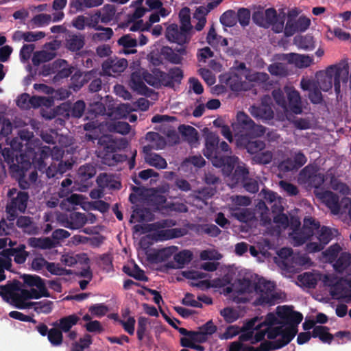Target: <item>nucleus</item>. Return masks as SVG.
Wrapping results in <instances>:
<instances>
[{
  "instance_id": "obj_1",
  "label": "nucleus",
  "mask_w": 351,
  "mask_h": 351,
  "mask_svg": "<svg viewBox=\"0 0 351 351\" xmlns=\"http://www.w3.org/2000/svg\"><path fill=\"white\" fill-rule=\"evenodd\" d=\"M276 285L271 281L258 275L243 277V295L255 291L258 296L253 301L254 306H273L281 299L280 295L275 291Z\"/></svg>"
},
{
  "instance_id": "obj_2",
  "label": "nucleus",
  "mask_w": 351,
  "mask_h": 351,
  "mask_svg": "<svg viewBox=\"0 0 351 351\" xmlns=\"http://www.w3.org/2000/svg\"><path fill=\"white\" fill-rule=\"evenodd\" d=\"M219 138L217 134L210 132L205 139L204 156L210 160L213 166L221 168L223 174L229 176L232 173L235 166L239 162V158L235 156H226L219 150Z\"/></svg>"
},
{
  "instance_id": "obj_3",
  "label": "nucleus",
  "mask_w": 351,
  "mask_h": 351,
  "mask_svg": "<svg viewBox=\"0 0 351 351\" xmlns=\"http://www.w3.org/2000/svg\"><path fill=\"white\" fill-rule=\"evenodd\" d=\"M29 198L27 192L19 191L15 197L10 199L5 206L8 221H14L18 216V212L25 213Z\"/></svg>"
},
{
  "instance_id": "obj_4",
  "label": "nucleus",
  "mask_w": 351,
  "mask_h": 351,
  "mask_svg": "<svg viewBox=\"0 0 351 351\" xmlns=\"http://www.w3.org/2000/svg\"><path fill=\"white\" fill-rule=\"evenodd\" d=\"M11 174L19 183L21 189L25 190L36 182L38 173L36 170L29 171L28 168L21 167L19 165L11 166Z\"/></svg>"
},
{
  "instance_id": "obj_5",
  "label": "nucleus",
  "mask_w": 351,
  "mask_h": 351,
  "mask_svg": "<svg viewBox=\"0 0 351 351\" xmlns=\"http://www.w3.org/2000/svg\"><path fill=\"white\" fill-rule=\"evenodd\" d=\"M219 80L232 91H241V61L236 60L229 72L220 75Z\"/></svg>"
},
{
  "instance_id": "obj_6",
  "label": "nucleus",
  "mask_w": 351,
  "mask_h": 351,
  "mask_svg": "<svg viewBox=\"0 0 351 351\" xmlns=\"http://www.w3.org/2000/svg\"><path fill=\"white\" fill-rule=\"evenodd\" d=\"M320 228V223L312 217L304 219L303 226L298 232H295L293 241L295 245L300 246L305 243Z\"/></svg>"
},
{
  "instance_id": "obj_7",
  "label": "nucleus",
  "mask_w": 351,
  "mask_h": 351,
  "mask_svg": "<svg viewBox=\"0 0 351 351\" xmlns=\"http://www.w3.org/2000/svg\"><path fill=\"white\" fill-rule=\"evenodd\" d=\"M349 66L348 64L343 65H330L325 73L326 78L334 82V88L337 93H340L341 82L346 83L348 80Z\"/></svg>"
},
{
  "instance_id": "obj_8",
  "label": "nucleus",
  "mask_w": 351,
  "mask_h": 351,
  "mask_svg": "<svg viewBox=\"0 0 351 351\" xmlns=\"http://www.w3.org/2000/svg\"><path fill=\"white\" fill-rule=\"evenodd\" d=\"M99 142L101 145L104 146L103 151L101 152L102 155L101 157L104 164L112 166L122 161V155L116 153L117 146L115 142L110 140L107 141L106 138H100Z\"/></svg>"
},
{
  "instance_id": "obj_9",
  "label": "nucleus",
  "mask_w": 351,
  "mask_h": 351,
  "mask_svg": "<svg viewBox=\"0 0 351 351\" xmlns=\"http://www.w3.org/2000/svg\"><path fill=\"white\" fill-rule=\"evenodd\" d=\"M287 97L286 108H283L285 113L289 114H300L302 113V104L300 93L293 87H285Z\"/></svg>"
},
{
  "instance_id": "obj_10",
  "label": "nucleus",
  "mask_w": 351,
  "mask_h": 351,
  "mask_svg": "<svg viewBox=\"0 0 351 351\" xmlns=\"http://www.w3.org/2000/svg\"><path fill=\"white\" fill-rule=\"evenodd\" d=\"M265 133V127L256 125L247 114L243 112V145L247 139L261 137Z\"/></svg>"
},
{
  "instance_id": "obj_11",
  "label": "nucleus",
  "mask_w": 351,
  "mask_h": 351,
  "mask_svg": "<svg viewBox=\"0 0 351 351\" xmlns=\"http://www.w3.org/2000/svg\"><path fill=\"white\" fill-rule=\"evenodd\" d=\"M307 162V158L302 151L295 152L292 157L287 158L281 161L278 165V169L284 173L297 171Z\"/></svg>"
},
{
  "instance_id": "obj_12",
  "label": "nucleus",
  "mask_w": 351,
  "mask_h": 351,
  "mask_svg": "<svg viewBox=\"0 0 351 351\" xmlns=\"http://www.w3.org/2000/svg\"><path fill=\"white\" fill-rule=\"evenodd\" d=\"M276 313L281 319L289 325V326H295V328H298V325L303 319L302 314L293 311V306H279L277 307Z\"/></svg>"
},
{
  "instance_id": "obj_13",
  "label": "nucleus",
  "mask_w": 351,
  "mask_h": 351,
  "mask_svg": "<svg viewBox=\"0 0 351 351\" xmlns=\"http://www.w3.org/2000/svg\"><path fill=\"white\" fill-rule=\"evenodd\" d=\"M264 14L265 28H269L271 26V29L274 32L280 33L282 32L285 27V14L282 16L278 15L275 8H270L265 10Z\"/></svg>"
},
{
  "instance_id": "obj_14",
  "label": "nucleus",
  "mask_w": 351,
  "mask_h": 351,
  "mask_svg": "<svg viewBox=\"0 0 351 351\" xmlns=\"http://www.w3.org/2000/svg\"><path fill=\"white\" fill-rule=\"evenodd\" d=\"M165 37L169 41L182 45L189 41L190 34L177 24L172 23L167 27Z\"/></svg>"
},
{
  "instance_id": "obj_15",
  "label": "nucleus",
  "mask_w": 351,
  "mask_h": 351,
  "mask_svg": "<svg viewBox=\"0 0 351 351\" xmlns=\"http://www.w3.org/2000/svg\"><path fill=\"white\" fill-rule=\"evenodd\" d=\"M269 100H270L269 97H265L262 99L260 105L251 106L250 108L251 114L256 118L261 119H272L274 114L271 106L267 103Z\"/></svg>"
},
{
  "instance_id": "obj_16",
  "label": "nucleus",
  "mask_w": 351,
  "mask_h": 351,
  "mask_svg": "<svg viewBox=\"0 0 351 351\" xmlns=\"http://www.w3.org/2000/svg\"><path fill=\"white\" fill-rule=\"evenodd\" d=\"M164 86L173 88L175 84H180L183 79V71L178 67L170 69L168 73H159Z\"/></svg>"
},
{
  "instance_id": "obj_17",
  "label": "nucleus",
  "mask_w": 351,
  "mask_h": 351,
  "mask_svg": "<svg viewBox=\"0 0 351 351\" xmlns=\"http://www.w3.org/2000/svg\"><path fill=\"white\" fill-rule=\"evenodd\" d=\"M316 195L322 200L326 206L335 215L340 213L339 196L330 191L317 193Z\"/></svg>"
},
{
  "instance_id": "obj_18",
  "label": "nucleus",
  "mask_w": 351,
  "mask_h": 351,
  "mask_svg": "<svg viewBox=\"0 0 351 351\" xmlns=\"http://www.w3.org/2000/svg\"><path fill=\"white\" fill-rule=\"evenodd\" d=\"M193 254L189 250H182L173 256L174 261H169L165 267L167 269L182 268L186 264L191 262Z\"/></svg>"
},
{
  "instance_id": "obj_19",
  "label": "nucleus",
  "mask_w": 351,
  "mask_h": 351,
  "mask_svg": "<svg viewBox=\"0 0 351 351\" xmlns=\"http://www.w3.org/2000/svg\"><path fill=\"white\" fill-rule=\"evenodd\" d=\"M95 73L93 70L85 73L80 70L76 71L71 75L70 88L74 91L79 90L86 83L91 80V77Z\"/></svg>"
},
{
  "instance_id": "obj_20",
  "label": "nucleus",
  "mask_w": 351,
  "mask_h": 351,
  "mask_svg": "<svg viewBox=\"0 0 351 351\" xmlns=\"http://www.w3.org/2000/svg\"><path fill=\"white\" fill-rule=\"evenodd\" d=\"M259 321L260 320L258 319V317H255L251 319L244 326H243V332L247 330H256L254 338L252 339V343L262 341L266 335L265 328L258 323Z\"/></svg>"
},
{
  "instance_id": "obj_21",
  "label": "nucleus",
  "mask_w": 351,
  "mask_h": 351,
  "mask_svg": "<svg viewBox=\"0 0 351 351\" xmlns=\"http://www.w3.org/2000/svg\"><path fill=\"white\" fill-rule=\"evenodd\" d=\"M21 282L18 280L9 281L5 285H1L3 295L2 299L13 304L14 302V294L20 290Z\"/></svg>"
},
{
  "instance_id": "obj_22",
  "label": "nucleus",
  "mask_w": 351,
  "mask_h": 351,
  "mask_svg": "<svg viewBox=\"0 0 351 351\" xmlns=\"http://www.w3.org/2000/svg\"><path fill=\"white\" fill-rule=\"evenodd\" d=\"M80 319V317L76 314H71L53 322L52 326L58 327L62 332H68L73 326L77 324Z\"/></svg>"
},
{
  "instance_id": "obj_23",
  "label": "nucleus",
  "mask_w": 351,
  "mask_h": 351,
  "mask_svg": "<svg viewBox=\"0 0 351 351\" xmlns=\"http://www.w3.org/2000/svg\"><path fill=\"white\" fill-rule=\"evenodd\" d=\"M24 244H19L15 247L5 249V253L10 257H14V261L17 264H23L25 262L29 253L25 250Z\"/></svg>"
},
{
  "instance_id": "obj_24",
  "label": "nucleus",
  "mask_w": 351,
  "mask_h": 351,
  "mask_svg": "<svg viewBox=\"0 0 351 351\" xmlns=\"http://www.w3.org/2000/svg\"><path fill=\"white\" fill-rule=\"evenodd\" d=\"M128 61L125 58L110 60L104 64V68L109 75L119 74L127 68Z\"/></svg>"
},
{
  "instance_id": "obj_25",
  "label": "nucleus",
  "mask_w": 351,
  "mask_h": 351,
  "mask_svg": "<svg viewBox=\"0 0 351 351\" xmlns=\"http://www.w3.org/2000/svg\"><path fill=\"white\" fill-rule=\"evenodd\" d=\"M237 21L241 24V8L237 10V14L234 11L229 10L220 16L221 23L226 27H233Z\"/></svg>"
},
{
  "instance_id": "obj_26",
  "label": "nucleus",
  "mask_w": 351,
  "mask_h": 351,
  "mask_svg": "<svg viewBox=\"0 0 351 351\" xmlns=\"http://www.w3.org/2000/svg\"><path fill=\"white\" fill-rule=\"evenodd\" d=\"M130 85L131 87L138 91L141 95H146V92L149 90V88L144 83L143 78V72L134 71L132 72L130 77Z\"/></svg>"
},
{
  "instance_id": "obj_27",
  "label": "nucleus",
  "mask_w": 351,
  "mask_h": 351,
  "mask_svg": "<svg viewBox=\"0 0 351 351\" xmlns=\"http://www.w3.org/2000/svg\"><path fill=\"white\" fill-rule=\"evenodd\" d=\"M289 62L302 69L310 66L313 62V59L308 55L291 53L289 54Z\"/></svg>"
},
{
  "instance_id": "obj_28",
  "label": "nucleus",
  "mask_w": 351,
  "mask_h": 351,
  "mask_svg": "<svg viewBox=\"0 0 351 351\" xmlns=\"http://www.w3.org/2000/svg\"><path fill=\"white\" fill-rule=\"evenodd\" d=\"M298 332V328L295 326H287L285 328H282V334L280 339L276 340L278 348L280 349L285 346L288 345L295 337Z\"/></svg>"
},
{
  "instance_id": "obj_29",
  "label": "nucleus",
  "mask_w": 351,
  "mask_h": 351,
  "mask_svg": "<svg viewBox=\"0 0 351 351\" xmlns=\"http://www.w3.org/2000/svg\"><path fill=\"white\" fill-rule=\"evenodd\" d=\"M77 174L80 181L86 185L88 180L95 176L96 169L91 164H85L79 168Z\"/></svg>"
},
{
  "instance_id": "obj_30",
  "label": "nucleus",
  "mask_w": 351,
  "mask_h": 351,
  "mask_svg": "<svg viewBox=\"0 0 351 351\" xmlns=\"http://www.w3.org/2000/svg\"><path fill=\"white\" fill-rule=\"evenodd\" d=\"M313 338H319L323 343L330 344L334 339L333 335L329 332V328L324 326H316L312 331Z\"/></svg>"
},
{
  "instance_id": "obj_31",
  "label": "nucleus",
  "mask_w": 351,
  "mask_h": 351,
  "mask_svg": "<svg viewBox=\"0 0 351 351\" xmlns=\"http://www.w3.org/2000/svg\"><path fill=\"white\" fill-rule=\"evenodd\" d=\"M84 36L81 34L69 35L66 40V47L73 52L80 51L84 47Z\"/></svg>"
},
{
  "instance_id": "obj_32",
  "label": "nucleus",
  "mask_w": 351,
  "mask_h": 351,
  "mask_svg": "<svg viewBox=\"0 0 351 351\" xmlns=\"http://www.w3.org/2000/svg\"><path fill=\"white\" fill-rule=\"evenodd\" d=\"M123 271L128 276L139 281L147 282L149 280L145 276V271L136 263H134L133 267L124 265L123 267Z\"/></svg>"
},
{
  "instance_id": "obj_33",
  "label": "nucleus",
  "mask_w": 351,
  "mask_h": 351,
  "mask_svg": "<svg viewBox=\"0 0 351 351\" xmlns=\"http://www.w3.org/2000/svg\"><path fill=\"white\" fill-rule=\"evenodd\" d=\"M16 226L22 229L25 233L32 234H35L36 231L34 226L32 218L29 216L21 215L16 217Z\"/></svg>"
},
{
  "instance_id": "obj_34",
  "label": "nucleus",
  "mask_w": 351,
  "mask_h": 351,
  "mask_svg": "<svg viewBox=\"0 0 351 351\" xmlns=\"http://www.w3.org/2000/svg\"><path fill=\"white\" fill-rule=\"evenodd\" d=\"M159 73H162V71L158 69H154L152 73H149L147 71H143V78L149 85L158 88L162 86V79L160 77Z\"/></svg>"
},
{
  "instance_id": "obj_35",
  "label": "nucleus",
  "mask_w": 351,
  "mask_h": 351,
  "mask_svg": "<svg viewBox=\"0 0 351 351\" xmlns=\"http://www.w3.org/2000/svg\"><path fill=\"white\" fill-rule=\"evenodd\" d=\"M248 174L247 167L243 164V188L250 193H256L259 189L258 183L254 179L248 178Z\"/></svg>"
},
{
  "instance_id": "obj_36",
  "label": "nucleus",
  "mask_w": 351,
  "mask_h": 351,
  "mask_svg": "<svg viewBox=\"0 0 351 351\" xmlns=\"http://www.w3.org/2000/svg\"><path fill=\"white\" fill-rule=\"evenodd\" d=\"M265 147V143L263 141L256 138H249L244 142L243 148L247 149V152L252 154H256Z\"/></svg>"
},
{
  "instance_id": "obj_37",
  "label": "nucleus",
  "mask_w": 351,
  "mask_h": 351,
  "mask_svg": "<svg viewBox=\"0 0 351 351\" xmlns=\"http://www.w3.org/2000/svg\"><path fill=\"white\" fill-rule=\"evenodd\" d=\"M28 245L34 248L43 250L51 249L55 247L53 241L49 237H31L27 240Z\"/></svg>"
},
{
  "instance_id": "obj_38",
  "label": "nucleus",
  "mask_w": 351,
  "mask_h": 351,
  "mask_svg": "<svg viewBox=\"0 0 351 351\" xmlns=\"http://www.w3.org/2000/svg\"><path fill=\"white\" fill-rule=\"evenodd\" d=\"M149 324L148 318L145 317H140L138 319L137 323V330L136 335L137 339L139 341H143V339L146 337L148 341L152 339V336L150 332L147 330V326Z\"/></svg>"
},
{
  "instance_id": "obj_39",
  "label": "nucleus",
  "mask_w": 351,
  "mask_h": 351,
  "mask_svg": "<svg viewBox=\"0 0 351 351\" xmlns=\"http://www.w3.org/2000/svg\"><path fill=\"white\" fill-rule=\"evenodd\" d=\"M295 44L300 49L311 51L315 49L313 37L310 34L299 36L294 38Z\"/></svg>"
},
{
  "instance_id": "obj_40",
  "label": "nucleus",
  "mask_w": 351,
  "mask_h": 351,
  "mask_svg": "<svg viewBox=\"0 0 351 351\" xmlns=\"http://www.w3.org/2000/svg\"><path fill=\"white\" fill-rule=\"evenodd\" d=\"M153 214L149 208L145 207H136L131 215L130 222L132 219L136 218V221L143 222L145 221H152L153 219Z\"/></svg>"
},
{
  "instance_id": "obj_41",
  "label": "nucleus",
  "mask_w": 351,
  "mask_h": 351,
  "mask_svg": "<svg viewBox=\"0 0 351 351\" xmlns=\"http://www.w3.org/2000/svg\"><path fill=\"white\" fill-rule=\"evenodd\" d=\"M104 0H71L70 6L77 11L84 8L97 7L102 4Z\"/></svg>"
},
{
  "instance_id": "obj_42",
  "label": "nucleus",
  "mask_w": 351,
  "mask_h": 351,
  "mask_svg": "<svg viewBox=\"0 0 351 351\" xmlns=\"http://www.w3.org/2000/svg\"><path fill=\"white\" fill-rule=\"evenodd\" d=\"M280 349L278 344L274 341H263L258 347L252 346H245L243 344V351H271Z\"/></svg>"
},
{
  "instance_id": "obj_43",
  "label": "nucleus",
  "mask_w": 351,
  "mask_h": 351,
  "mask_svg": "<svg viewBox=\"0 0 351 351\" xmlns=\"http://www.w3.org/2000/svg\"><path fill=\"white\" fill-rule=\"evenodd\" d=\"M179 131L190 144H194L198 141V132L193 127L181 125L179 127Z\"/></svg>"
},
{
  "instance_id": "obj_44",
  "label": "nucleus",
  "mask_w": 351,
  "mask_h": 351,
  "mask_svg": "<svg viewBox=\"0 0 351 351\" xmlns=\"http://www.w3.org/2000/svg\"><path fill=\"white\" fill-rule=\"evenodd\" d=\"M317 232L318 240L324 245L328 244L338 232L337 230L326 226H322Z\"/></svg>"
},
{
  "instance_id": "obj_45",
  "label": "nucleus",
  "mask_w": 351,
  "mask_h": 351,
  "mask_svg": "<svg viewBox=\"0 0 351 351\" xmlns=\"http://www.w3.org/2000/svg\"><path fill=\"white\" fill-rule=\"evenodd\" d=\"M335 261L333 265L335 269L338 272H343L350 265V254L346 252H341L340 256Z\"/></svg>"
},
{
  "instance_id": "obj_46",
  "label": "nucleus",
  "mask_w": 351,
  "mask_h": 351,
  "mask_svg": "<svg viewBox=\"0 0 351 351\" xmlns=\"http://www.w3.org/2000/svg\"><path fill=\"white\" fill-rule=\"evenodd\" d=\"M23 282L25 285L29 287L36 288H41L43 291H45L46 287L45 280L37 275L24 274L22 277Z\"/></svg>"
},
{
  "instance_id": "obj_47",
  "label": "nucleus",
  "mask_w": 351,
  "mask_h": 351,
  "mask_svg": "<svg viewBox=\"0 0 351 351\" xmlns=\"http://www.w3.org/2000/svg\"><path fill=\"white\" fill-rule=\"evenodd\" d=\"M223 293L225 295H228L234 293L233 300L239 304L241 302V279H237V285L230 284V285L225 287L223 289Z\"/></svg>"
},
{
  "instance_id": "obj_48",
  "label": "nucleus",
  "mask_w": 351,
  "mask_h": 351,
  "mask_svg": "<svg viewBox=\"0 0 351 351\" xmlns=\"http://www.w3.org/2000/svg\"><path fill=\"white\" fill-rule=\"evenodd\" d=\"M145 159L147 163L150 166L159 169H165L167 166L165 159L156 153L147 154V156L145 157Z\"/></svg>"
},
{
  "instance_id": "obj_49",
  "label": "nucleus",
  "mask_w": 351,
  "mask_h": 351,
  "mask_svg": "<svg viewBox=\"0 0 351 351\" xmlns=\"http://www.w3.org/2000/svg\"><path fill=\"white\" fill-rule=\"evenodd\" d=\"M173 254V250L171 247H165L158 250L151 255L152 262L158 263L167 261Z\"/></svg>"
},
{
  "instance_id": "obj_50",
  "label": "nucleus",
  "mask_w": 351,
  "mask_h": 351,
  "mask_svg": "<svg viewBox=\"0 0 351 351\" xmlns=\"http://www.w3.org/2000/svg\"><path fill=\"white\" fill-rule=\"evenodd\" d=\"M30 305H34V310L38 314H49L53 310V303L52 301L43 300L39 302H32Z\"/></svg>"
},
{
  "instance_id": "obj_51",
  "label": "nucleus",
  "mask_w": 351,
  "mask_h": 351,
  "mask_svg": "<svg viewBox=\"0 0 351 351\" xmlns=\"http://www.w3.org/2000/svg\"><path fill=\"white\" fill-rule=\"evenodd\" d=\"M180 232V230L178 229L158 230L153 234V238L156 241H167L179 237L178 232Z\"/></svg>"
},
{
  "instance_id": "obj_52",
  "label": "nucleus",
  "mask_w": 351,
  "mask_h": 351,
  "mask_svg": "<svg viewBox=\"0 0 351 351\" xmlns=\"http://www.w3.org/2000/svg\"><path fill=\"white\" fill-rule=\"evenodd\" d=\"M317 171L319 169L316 165H308L300 171L299 178L302 182L307 184Z\"/></svg>"
},
{
  "instance_id": "obj_53",
  "label": "nucleus",
  "mask_w": 351,
  "mask_h": 351,
  "mask_svg": "<svg viewBox=\"0 0 351 351\" xmlns=\"http://www.w3.org/2000/svg\"><path fill=\"white\" fill-rule=\"evenodd\" d=\"M54 58V54L46 51H39L34 53L32 61L34 66H38L41 63H45L51 60Z\"/></svg>"
},
{
  "instance_id": "obj_54",
  "label": "nucleus",
  "mask_w": 351,
  "mask_h": 351,
  "mask_svg": "<svg viewBox=\"0 0 351 351\" xmlns=\"http://www.w3.org/2000/svg\"><path fill=\"white\" fill-rule=\"evenodd\" d=\"M99 12L101 22L103 23H108L113 19L115 15L116 9L114 5L107 4L105 5Z\"/></svg>"
},
{
  "instance_id": "obj_55",
  "label": "nucleus",
  "mask_w": 351,
  "mask_h": 351,
  "mask_svg": "<svg viewBox=\"0 0 351 351\" xmlns=\"http://www.w3.org/2000/svg\"><path fill=\"white\" fill-rule=\"evenodd\" d=\"M62 332L58 327H53L47 335V339L53 346H59L63 342Z\"/></svg>"
},
{
  "instance_id": "obj_56",
  "label": "nucleus",
  "mask_w": 351,
  "mask_h": 351,
  "mask_svg": "<svg viewBox=\"0 0 351 351\" xmlns=\"http://www.w3.org/2000/svg\"><path fill=\"white\" fill-rule=\"evenodd\" d=\"M58 64L60 67H61L62 64H66V66L63 67L58 71L57 73L54 76L55 80H60L68 77L73 73L75 69L73 66H69L67 62L64 60H59Z\"/></svg>"
},
{
  "instance_id": "obj_57",
  "label": "nucleus",
  "mask_w": 351,
  "mask_h": 351,
  "mask_svg": "<svg viewBox=\"0 0 351 351\" xmlns=\"http://www.w3.org/2000/svg\"><path fill=\"white\" fill-rule=\"evenodd\" d=\"M216 192L217 191L215 188L210 186L204 187L195 192V198L202 202H206L213 197Z\"/></svg>"
},
{
  "instance_id": "obj_58",
  "label": "nucleus",
  "mask_w": 351,
  "mask_h": 351,
  "mask_svg": "<svg viewBox=\"0 0 351 351\" xmlns=\"http://www.w3.org/2000/svg\"><path fill=\"white\" fill-rule=\"evenodd\" d=\"M189 8H183L179 16H180V27L183 29V30H186L190 34V32L192 29V25L191 24V17L189 14Z\"/></svg>"
},
{
  "instance_id": "obj_59",
  "label": "nucleus",
  "mask_w": 351,
  "mask_h": 351,
  "mask_svg": "<svg viewBox=\"0 0 351 351\" xmlns=\"http://www.w3.org/2000/svg\"><path fill=\"white\" fill-rule=\"evenodd\" d=\"M86 108V104L83 100H77L70 108L68 113L72 117L80 118L82 117Z\"/></svg>"
},
{
  "instance_id": "obj_60",
  "label": "nucleus",
  "mask_w": 351,
  "mask_h": 351,
  "mask_svg": "<svg viewBox=\"0 0 351 351\" xmlns=\"http://www.w3.org/2000/svg\"><path fill=\"white\" fill-rule=\"evenodd\" d=\"M220 315L227 323H232L239 317V312L232 307H226L221 309Z\"/></svg>"
},
{
  "instance_id": "obj_61",
  "label": "nucleus",
  "mask_w": 351,
  "mask_h": 351,
  "mask_svg": "<svg viewBox=\"0 0 351 351\" xmlns=\"http://www.w3.org/2000/svg\"><path fill=\"white\" fill-rule=\"evenodd\" d=\"M341 250V246L338 243H335L330 245L326 250H325L323 252V254L328 261L332 263L337 258Z\"/></svg>"
},
{
  "instance_id": "obj_62",
  "label": "nucleus",
  "mask_w": 351,
  "mask_h": 351,
  "mask_svg": "<svg viewBox=\"0 0 351 351\" xmlns=\"http://www.w3.org/2000/svg\"><path fill=\"white\" fill-rule=\"evenodd\" d=\"M69 215L75 230L82 228L87 221L86 215L83 213L74 212L70 213Z\"/></svg>"
},
{
  "instance_id": "obj_63",
  "label": "nucleus",
  "mask_w": 351,
  "mask_h": 351,
  "mask_svg": "<svg viewBox=\"0 0 351 351\" xmlns=\"http://www.w3.org/2000/svg\"><path fill=\"white\" fill-rule=\"evenodd\" d=\"M273 153L271 151H264L257 153L253 157V160L258 164L267 165L271 162Z\"/></svg>"
},
{
  "instance_id": "obj_64",
  "label": "nucleus",
  "mask_w": 351,
  "mask_h": 351,
  "mask_svg": "<svg viewBox=\"0 0 351 351\" xmlns=\"http://www.w3.org/2000/svg\"><path fill=\"white\" fill-rule=\"evenodd\" d=\"M110 130L124 135L129 133L130 125L127 122L117 121L110 125Z\"/></svg>"
}]
</instances>
